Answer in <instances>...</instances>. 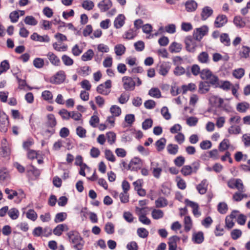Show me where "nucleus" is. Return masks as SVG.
<instances>
[{"label": "nucleus", "mask_w": 250, "mask_h": 250, "mask_svg": "<svg viewBox=\"0 0 250 250\" xmlns=\"http://www.w3.org/2000/svg\"><path fill=\"white\" fill-rule=\"evenodd\" d=\"M115 52L117 56H121L125 53V47L122 44H117L114 48Z\"/></svg>", "instance_id": "obj_40"}, {"label": "nucleus", "mask_w": 250, "mask_h": 250, "mask_svg": "<svg viewBox=\"0 0 250 250\" xmlns=\"http://www.w3.org/2000/svg\"><path fill=\"white\" fill-rule=\"evenodd\" d=\"M153 121L151 119L145 120L142 123V128L144 130H147L152 127Z\"/></svg>", "instance_id": "obj_62"}, {"label": "nucleus", "mask_w": 250, "mask_h": 250, "mask_svg": "<svg viewBox=\"0 0 250 250\" xmlns=\"http://www.w3.org/2000/svg\"><path fill=\"white\" fill-rule=\"evenodd\" d=\"M192 241L194 243L201 244L204 240V236L203 232L198 231L194 232L192 235Z\"/></svg>", "instance_id": "obj_21"}, {"label": "nucleus", "mask_w": 250, "mask_h": 250, "mask_svg": "<svg viewBox=\"0 0 250 250\" xmlns=\"http://www.w3.org/2000/svg\"><path fill=\"white\" fill-rule=\"evenodd\" d=\"M44 64V62L43 59L36 58L33 61V65L37 68H41L43 67Z\"/></svg>", "instance_id": "obj_45"}, {"label": "nucleus", "mask_w": 250, "mask_h": 250, "mask_svg": "<svg viewBox=\"0 0 250 250\" xmlns=\"http://www.w3.org/2000/svg\"><path fill=\"white\" fill-rule=\"evenodd\" d=\"M8 214L11 219L15 220L18 218L19 212L17 209L12 208L8 210Z\"/></svg>", "instance_id": "obj_52"}, {"label": "nucleus", "mask_w": 250, "mask_h": 250, "mask_svg": "<svg viewBox=\"0 0 250 250\" xmlns=\"http://www.w3.org/2000/svg\"><path fill=\"white\" fill-rule=\"evenodd\" d=\"M171 66L169 62H163L160 66L159 73L162 76H166L170 69Z\"/></svg>", "instance_id": "obj_18"}, {"label": "nucleus", "mask_w": 250, "mask_h": 250, "mask_svg": "<svg viewBox=\"0 0 250 250\" xmlns=\"http://www.w3.org/2000/svg\"><path fill=\"white\" fill-rule=\"evenodd\" d=\"M70 112L68 111L66 109H62L59 112V114L64 120H68L70 118Z\"/></svg>", "instance_id": "obj_61"}, {"label": "nucleus", "mask_w": 250, "mask_h": 250, "mask_svg": "<svg viewBox=\"0 0 250 250\" xmlns=\"http://www.w3.org/2000/svg\"><path fill=\"white\" fill-rule=\"evenodd\" d=\"M42 96L44 100L47 101L49 103H52L53 95L50 91L45 90L43 91Z\"/></svg>", "instance_id": "obj_42"}, {"label": "nucleus", "mask_w": 250, "mask_h": 250, "mask_svg": "<svg viewBox=\"0 0 250 250\" xmlns=\"http://www.w3.org/2000/svg\"><path fill=\"white\" fill-rule=\"evenodd\" d=\"M82 6L85 10H90L94 7V4L91 0H86L83 1Z\"/></svg>", "instance_id": "obj_56"}, {"label": "nucleus", "mask_w": 250, "mask_h": 250, "mask_svg": "<svg viewBox=\"0 0 250 250\" xmlns=\"http://www.w3.org/2000/svg\"><path fill=\"white\" fill-rule=\"evenodd\" d=\"M156 208H163L167 205V201L164 197H160L158 198L155 202Z\"/></svg>", "instance_id": "obj_30"}, {"label": "nucleus", "mask_w": 250, "mask_h": 250, "mask_svg": "<svg viewBox=\"0 0 250 250\" xmlns=\"http://www.w3.org/2000/svg\"><path fill=\"white\" fill-rule=\"evenodd\" d=\"M110 111L113 116L117 117L121 114V109L117 105L111 106Z\"/></svg>", "instance_id": "obj_43"}, {"label": "nucleus", "mask_w": 250, "mask_h": 250, "mask_svg": "<svg viewBox=\"0 0 250 250\" xmlns=\"http://www.w3.org/2000/svg\"><path fill=\"white\" fill-rule=\"evenodd\" d=\"M108 142L110 145H113L116 141V135L113 132H109L106 133Z\"/></svg>", "instance_id": "obj_53"}, {"label": "nucleus", "mask_w": 250, "mask_h": 250, "mask_svg": "<svg viewBox=\"0 0 250 250\" xmlns=\"http://www.w3.org/2000/svg\"><path fill=\"white\" fill-rule=\"evenodd\" d=\"M182 48V44L176 42H172L169 47V50L171 53H179Z\"/></svg>", "instance_id": "obj_25"}, {"label": "nucleus", "mask_w": 250, "mask_h": 250, "mask_svg": "<svg viewBox=\"0 0 250 250\" xmlns=\"http://www.w3.org/2000/svg\"><path fill=\"white\" fill-rule=\"evenodd\" d=\"M245 70L243 68H238L233 71V76L238 79H241L244 75Z\"/></svg>", "instance_id": "obj_49"}, {"label": "nucleus", "mask_w": 250, "mask_h": 250, "mask_svg": "<svg viewBox=\"0 0 250 250\" xmlns=\"http://www.w3.org/2000/svg\"><path fill=\"white\" fill-rule=\"evenodd\" d=\"M5 193L8 195L7 198L9 200H12L14 197L17 196L18 194L15 190L6 188L4 190Z\"/></svg>", "instance_id": "obj_50"}, {"label": "nucleus", "mask_w": 250, "mask_h": 250, "mask_svg": "<svg viewBox=\"0 0 250 250\" xmlns=\"http://www.w3.org/2000/svg\"><path fill=\"white\" fill-rule=\"evenodd\" d=\"M201 78L204 80H207V82L211 85H218L219 79L217 76L214 75L208 68H205L201 70Z\"/></svg>", "instance_id": "obj_2"}, {"label": "nucleus", "mask_w": 250, "mask_h": 250, "mask_svg": "<svg viewBox=\"0 0 250 250\" xmlns=\"http://www.w3.org/2000/svg\"><path fill=\"white\" fill-rule=\"evenodd\" d=\"M180 240V238L174 235L169 238L168 245L169 250H176L177 249V242Z\"/></svg>", "instance_id": "obj_16"}, {"label": "nucleus", "mask_w": 250, "mask_h": 250, "mask_svg": "<svg viewBox=\"0 0 250 250\" xmlns=\"http://www.w3.org/2000/svg\"><path fill=\"white\" fill-rule=\"evenodd\" d=\"M166 143V139L164 138H162L158 140L155 143L157 149L158 151H161L165 148Z\"/></svg>", "instance_id": "obj_36"}, {"label": "nucleus", "mask_w": 250, "mask_h": 250, "mask_svg": "<svg viewBox=\"0 0 250 250\" xmlns=\"http://www.w3.org/2000/svg\"><path fill=\"white\" fill-rule=\"evenodd\" d=\"M111 87V81L107 80L104 83L98 85L97 87V91L101 94L107 95L110 92L109 89Z\"/></svg>", "instance_id": "obj_6"}, {"label": "nucleus", "mask_w": 250, "mask_h": 250, "mask_svg": "<svg viewBox=\"0 0 250 250\" xmlns=\"http://www.w3.org/2000/svg\"><path fill=\"white\" fill-rule=\"evenodd\" d=\"M213 13L212 9L209 6H205L202 9L201 16L203 21L206 20Z\"/></svg>", "instance_id": "obj_19"}, {"label": "nucleus", "mask_w": 250, "mask_h": 250, "mask_svg": "<svg viewBox=\"0 0 250 250\" xmlns=\"http://www.w3.org/2000/svg\"><path fill=\"white\" fill-rule=\"evenodd\" d=\"M228 132L230 134H239L241 132V128L239 125H232L229 128H228Z\"/></svg>", "instance_id": "obj_33"}, {"label": "nucleus", "mask_w": 250, "mask_h": 250, "mask_svg": "<svg viewBox=\"0 0 250 250\" xmlns=\"http://www.w3.org/2000/svg\"><path fill=\"white\" fill-rule=\"evenodd\" d=\"M129 99V95L127 93L124 92L123 93L120 97L119 98V102L121 104H124L126 103Z\"/></svg>", "instance_id": "obj_64"}, {"label": "nucleus", "mask_w": 250, "mask_h": 250, "mask_svg": "<svg viewBox=\"0 0 250 250\" xmlns=\"http://www.w3.org/2000/svg\"><path fill=\"white\" fill-rule=\"evenodd\" d=\"M30 38L33 41L42 42H48L50 41V38L48 35L41 36L37 33H34L30 36Z\"/></svg>", "instance_id": "obj_12"}, {"label": "nucleus", "mask_w": 250, "mask_h": 250, "mask_svg": "<svg viewBox=\"0 0 250 250\" xmlns=\"http://www.w3.org/2000/svg\"><path fill=\"white\" fill-rule=\"evenodd\" d=\"M65 79V72L62 70L58 71L51 79L50 82L52 83L60 84Z\"/></svg>", "instance_id": "obj_8"}, {"label": "nucleus", "mask_w": 250, "mask_h": 250, "mask_svg": "<svg viewBox=\"0 0 250 250\" xmlns=\"http://www.w3.org/2000/svg\"><path fill=\"white\" fill-rule=\"evenodd\" d=\"M220 42L226 46L230 45V39L228 34L227 33H223L220 37Z\"/></svg>", "instance_id": "obj_41"}, {"label": "nucleus", "mask_w": 250, "mask_h": 250, "mask_svg": "<svg viewBox=\"0 0 250 250\" xmlns=\"http://www.w3.org/2000/svg\"><path fill=\"white\" fill-rule=\"evenodd\" d=\"M0 123L1 130L5 132L7 130V127L9 124L8 118L5 113L1 111H0Z\"/></svg>", "instance_id": "obj_9"}, {"label": "nucleus", "mask_w": 250, "mask_h": 250, "mask_svg": "<svg viewBox=\"0 0 250 250\" xmlns=\"http://www.w3.org/2000/svg\"><path fill=\"white\" fill-rule=\"evenodd\" d=\"M209 83L207 82H201L199 85V92L202 94L208 92L210 88Z\"/></svg>", "instance_id": "obj_23"}, {"label": "nucleus", "mask_w": 250, "mask_h": 250, "mask_svg": "<svg viewBox=\"0 0 250 250\" xmlns=\"http://www.w3.org/2000/svg\"><path fill=\"white\" fill-rule=\"evenodd\" d=\"M148 94L156 98H159L161 97V91L158 88H151L149 91Z\"/></svg>", "instance_id": "obj_39"}, {"label": "nucleus", "mask_w": 250, "mask_h": 250, "mask_svg": "<svg viewBox=\"0 0 250 250\" xmlns=\"http://www.w3.org/2000/svg\"><path fill=\"white\" fill-rule=\"evenodd\" d=\"M229 141L228 139H224L219 145L218 149L220 152L227 150L229 147Z\"/></svg>", "instance_id": "obj_28"}, {"label": "nucleus", "mask_w": 250, "mask_h": 250, "mask_svg": "<svg viewBox=\"0 0 250 250\" xmlns=\"http://www.w3.org/2000/svg\"><path fill=\"white\" fill-rule=\"evenodd\" d=\"M9 177V172L6 167L0 169V180L4 181Z\"/></svg>", "instance_id": "obj_46"}, {"label": "nucleus", "mask_w": 250, "mask_h": 250, "mask_svg": "<svg viewBox=\"0 0 250 250\" xmlns=\"http://www.w3.org/2000/svg\"><path fill=\"white\" fill-rule=\"evenodd\" d=\"M46 56L52 65L55 66H60L61 65L60 59L53 53L48 52Z\"/></svg>", "instance_id": "obj_15"}, {"label": "nucleus", "mask_w": 250, "mask_h": 250, "mask_svg": "<svg viewBox=\"0 0 250 250\" xmlns=\"http://www.w3.org/2000/svg\"><path fill=\"white\" fill-rule=\"evenodd\" d=\"M192 222L190 216H187L184 219V229L186 232L189 231L192 228Z\"/></svg>", "instance_id": "obj_29"}, {"label": "nucleus", "mask_w": 250, "mask_h": 250, "mask_svg": "<svg viewBox=\"0 0 250 250\" xmlns=\"http://www.w3.org/2000/svg\"><path fill=\"white\" fill-rule=\"evenodd\" d=\"M94 56V52L92 49H88L86 52L83 53L82 56V60L83 61H88L91 60Z\"/></svg>", "instance_id": "obj_31"}, {"label": "nucleus", "mask_w": 250, "mask_h": 250, "mask_svg": "<svg viewBox=\"0 0 250 250\" xmlns=\"http://www.w3.org/2000/svg\"><path fill=\"white\" fill-rule=\"evenodd\" d=\"M186 73L185 69L180 65H177L173 70V74L176 76H180Z\"/></svg>", "instance_id": "obj_47"}, {"label": "nucleus", "mask_w": 250, "mask_h": 250, "mask_svg": "<svg viewBox=\"0 0 250 250\" xmlns=\"http://www.w3.org/2000/svg\"><path fill=\"white\" fill-rule=\"evenodd\" d=\"M250 48L247 46H243L242 49L239 52V55L241 58H247L249 57Z\"/></svg>", "instance_id": "obj_37"}, {"label": "nucleus", "mask_w": 250, "mask_h": 250, "mask_svg": "<svg viewBox=\"0 0 250 250\" xmlns=\"http://www.w3.org/2000/svg\"><path fill=\"white\" fill-rule=\"evenodd\" d=\"M47 125L51 127H53L56 126L57 121L53 114H50L47 115Z\"/></svg>", "instance_id": "obj_35"}, {"label": "nucleus", "mask_w": 250, "mask_h": 250, "mask_svg": "<svg viewBox=\"0 0 250 250\" xmlns=\"http://www.w3.org/2000/svg\"><path fill=\"white\" fill-rule=\"evenodd\" d=\"M185 6L187 12H191L196 10L198 4L194 0H188L185 2Z\"/></svg>", "instance_id": "obj_14"}, {"label": "nucleus", "mask_w": 250, "mask_h": 250, "mask_svg": "<svg viewBox=\"0 0 250 250\" xmlns=\"http://www.w3.org/2000/svg\"><path fill=\"white\" fill-rule=\"evenodd\" d=\"M110 0H103L98 4V7L101 12H105L109 9L112 6Z\"/></svg>", "instance_id": "obj_13"}, {"label": "nucleus", "mask_w": 250, "mask_h": 250, "mask_svg": "<svg viewBox=\"0 0 250 250\" xmlns=\"http://www.w3.org/2000/svg\"><path fill=\"white\" fill-rule=\"evenodd\" d=\"M11 151L10 148L6 146H2L0 148V155L5 157L9 156L10 154Z\"/></svg>", "instance_id": "obj_44"}, {"label": "nucleus", "mask_w": 250, "mask_h": 250, "mask_svg": "<svg viewBox=\"0 0 250 250\" xmlns=\"http://www.w3.org/2000/svg\"><path fill=\"white\" fill-rule=\"evenodd\" d=\"M208 186V183L207 180L206 179H204L197 186L196 188L200 194H204L207 190Z\"/></svg>", "instance_id": "obj_20"}, {"label": "nucleus", "mask_w": 250, "mask_h": 250, "mask_svg": "<svg viewBox=\"0 0 250 250\" xmlns=\"http://www.w3.org/2000/svg\"><path fill=\"white\" fill-rule=\"evenodd\" d=\"M228 22V18L226 15H219L215 19L214 25L216 28H220Z\"/></svg>", "instance_id": "obj_10"}, {"label": "nucleus", "mask_w": 250, "mask_h": 250, "mask_svg": "<svg viewBox=\"0 0 250 250\" xmlns=\"http://www.w3.org/2000/svg\"><path fill=\"white\" fill-rule=\"evenodd\" d=\"M178 148V146L177 145L169 144L167 146L168 152L172 155H175L177 153Z\"/></svg>", "instance_id": "obj_48"}, {"label": "nucleus", "mask_w": 250, "mask_h": 250, "mask_svg": "<svg viewBox=\"0 0 250 250\" xmlns=\"http://www.w3.org/2000/svg\"><path fill=\"white\" fill-rule=\"evenodd\" d=\"M217 209L220 213L225 214L228 210V205L225 202H220L217 206Z\"/></svg>", "instance_id": "obj_38"}, {"label": "nucleus", "mask_w": 250, "mask_h": 250, "mask_svg": "<svg viewBox=\"0 0 250 250\" xmlns=\"http://www.w3.org/2000/svg\"><path fill=\"white\" fill-rule=\"evenodd\" d=\"M138 236L143 238H145L147 237L148 235V231L144 228H140L137 230Z\"/></svg>", "instance_id": "obj_55"}, {"label": "nucleus", "mask_w": 250, "mask_h": 250, "mask_svg": "<svg viewBox=\"0 0 250 250\" xmlns=\"http://www.w3.org/2000/svg\"><path fill=\"white\" fill-rule=\"evenodd\" d=\"M104 230L107 234H112L114 232V227L112 223L108 222L104 227Z\"/></svg>", "instance_id": "obj_63"}, {"label": "nucleus", "mask_w": 250, "mask_h": 250, "mask_svg": "<svg viewBox=\"0 0 250 250\" xmlns=\"http://www.w3.org/2000/svg\"><path fill=\"white\" fill-rule=\"evenodd\" d=\"M124 88L126 91H132L136 85L135 82L131 77L124 76L122 78Z\"/></svg>", "instance_id": "obj_5"}, {"label": "nucleus", "mask_w": 250, "mask_h": 250, "mask_svg": "<svg viewBox=\"0 0 250 250\" xmlns=\"http://www.w3.org/2000/svg\"><path fill=\"white\" fill-rule=\"evenodd\" d=\"M72 247L76 250H82L84 245V241L80 233L76 231H70L67 233Z\"/></svg>", "instance_id": "obj_1"}, {"label": "nucleus", "mask_w": 250, "mask_h": 250, "mask_svg": "<svg viewBox=\"0 0 250 250\" xmlns=\"http://www.w3.org/2000/svg\"><path fill=\"white\" fill-rule=\"evenodd\" d=\"M24 21L26 24L35 26L37 24L38 21L32 16H27L24 19Z\"/></svg>", "instance_id": "obj_34"}, {"label": "nucleus", "mask_w": 250, "mask_h": 250, "mask_svg": "<svg viewBox=\"0 0 250 250\" xmlns=\"http://www.w3.org/2000/svg\"><path fill=\"white\" fill-rule=\"evenodd\" d=\"M68 228L65 224L58 225L53 230V233L55 235L60 236L62 231L67 230Z\"/></svg>", "instance_id": "obj_22"}, {"label": "nucleus", "mask_w": 250, "mask_h": 250, "mask_svg": "<svg viewBox=\"0 0 250 250\" xmlns=\"http://www.w3.org/2000/svg\"><path fill=\"white\" fill-rule=\"evenodd\" d=\"M208 32V28L207 25H203L194 29L193 37L196 41H200L204 36Z\"/></svg>", "instance_id": "obj_3"}, {"label": "nucleus", "mask_w": 250, "mask_h": 250, "mask_svg": "<svg viewBox=\"0 0 250 250\" xmlns=\"http://www.w3.org/2000/svg\"><path fill=\"white\" fill-rule=\"evenodd\" d=\"M151 166H155V167L152 168V173H153V176L155 178H159L160 177L161 172L162 171V169L160 167H158V166H159V164L157 163H154L153 162H151Z\"/></svg>", "instance_id": "obj_24"}, {"label": "nucleus", "mask_w": 250, "mask_h": 250, "mask_svg": "<svg viewBox=\"0 0 250 250\" xmlns=\"http://www.w3.org/2000/svg\"><path fill=\"white\" fill-rule=\"evenodd\" d=\"M9 64L7 60L3 61L0 64V75L9 68Z\"/></svg>", "instance_id": "obj_59"}, {"label": "nucleus", "mask_w": 250, "mask_h": 250, "mask_svg": "<svg viewBox=\"0 0 250 250\" xmlns=\"http://www.w3.org/2000/svg\"><path fill=\"white\" fill-rule=\"evenodd\" d=\"M151 216L154 219L158 220L164 216V212L162 210L154 209L151 212Z\"/></svg>", "instance_id": "obj_32"}, {"label": "nucleus", "mask_w": 250, "mask_h": 250, "mask_svg": "<svg viewBox=\"0 0 250 250\" xmlns=\"http://www.w3.org/2000/svg\"><path fill=\"white\" fill-rule=\"evenodd\" d=\"M125 17L124 15H119L114 20V27L117 29L121 28L125 24Z\"/></svg>", "instance_id": "obj_17"}, {"label": "nucleus", "mask_w": 250, "mask_h": 250, "mask_svg": "<svg viewBox=\"0 0 250 250\" xmlns=\"http://www.w3.org/2000/svg\"><path fill=\"white\" fill-rule=\"evenodd\" d=\"M228 186L230 188H236L240 192H245V187L240 179H231L228 182Z\"/></svg>", "instance_id": "obj_4"}, {"label": "nucleus", "mask_w": 250, "mask_h": 250, "mask_svg": "<svg viewBox=\"0 0 250 250\" xmlns=\"http://www.w3.org/2000/svg\"><path fill=\"white\" fill-rule=\"evenodd\" d=\"M197 59L199 62L203 64H208L210 62L208 53L206 51H203L199 53Z\"/></svg>", "instance_id": "obj_11"}, {"label": "nucleus", "mask_w": 250, "mask_h": 250, "mask_svg": "<svg viewBox=\"0 0 250 250\" xmlns=\"http://www.w3.org/2000/svg\"><path fill=\"white\" fill-rule=\"evenodd\" d=\"M67 214L65 212L58 213L56 215L54 221L56 223H59L63 221L66 218Z\"/></svg>", "instance_id": "obj_54"}, {"label": "nucleus", "mask_w": 250, "mask_h": 250, "mask_svg": "<svg viewBox=\"0 0 250 250\" xmlns=\"http://www.w3.org/2000/svg\"><path fill=\"white\" fill-rule=\"evenodd\" d=\"M244 192H240L239 191L236 192L233 195L232 199L236 202L241 201L244 198H248L247 194L243 193Z\"/></svg>", "instance_id": "obj_27"}, {"label": "nucleus", "mask_w": 250, "mask_h": 250, "mask_svg": "<svg viewBox=\"0 0 250 250\" xmlns=\"http://www.w3.org/2000/svg\"><path fill=\"white\" fill-rule=\"evenodd\" d=\"M143 161L137 157L133 158L128 165V168L131 170L137 171L142 168Z\"/></svg>", "instance_id": "obj_7"}, {"label": "nucleus", "mask_w": 250, "mask_h": 250, "mask_svg": "<svg viewBox=\"0 0 250 250\" xmlns=\"http://www.w3.org/2000/svg\"><path fill=\"white\" fill-rule=\"evenodd\" d=\"M62 60L63 63L66 66H71L74 63L73 59L66 55H62Z\"/></svg>", "instance_id": "obj_58"}, {"label": "nucleus", "mask_w": 250, "mask_h": 250, "mask_svg": "<svg viewBox=\"0 0 250 250\" xmlns=\"http://www.w3.org/2000/svg\"><path fill=\"white\" fill-rule=\"evenodd\" d=\"M136 36L135 31L133 29H129L123 35V38L128 40H131Z\"/></svg>", "instance_id": "obj_57"}, {"label": "nucleus", "mask_w": 250, "mask_h": 250, "mask_svg": "<svg viewBox=\"0 0 250 250\" xmlns=\"http://www.w3.org/2000/svg\"><path fill=\"white\" fill-rule=\"evenodd\" d=\"M181 172L184 176L190 175L192 172V167L189 165L185 166L182 168Z\"/></svg>", "instance_id": "obj_60"}, {"label": "nucleus", "mask_w": 250, "mask_h": 250, "mask_svg": "<svg viewBox=\"0 0 250 250\" xmlns=\"http://www.w3.org/2000/svg\"><path fill=\"white\" fill-rule=\"evenodd\" d=\"M250 108V104L247 102L238 103L236 106V109L241 113H244Z\"/></svg>", "instance_id": "obj_26"}, {"label": "nucleus", "mask_w": 250, "mask_h": 250, "mask_svg": "<svg viewBox=\"0 0 250 250\" xmlns=\"http://www.w3.org/2000/svg\"><path fill=\"white\" fill-rule=\"evenodd\" d=\"M196 88V85L193 83H190L188 85H184L182 86L183 94H185L187 91H193Z\"/></svg>", "instance_id": "obj_51"}]
</instances>
